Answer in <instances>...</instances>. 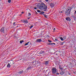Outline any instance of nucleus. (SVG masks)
Segmentation results:
<instances>
[{"label": "nucleus", "instance_id": "a18cd8bd", "mask_svg": "<svg viewBox=\"0 0 76 76\" xmlns=\"http://www.w3.org/2000/svg\"><path fill=\"white\" fill-rule=\"evenodd\" d=\"M56 54L57 55V54Z\"/></svg>", "mask_w": 76, "mask_h": 76}, {"label": "nucleus", "instance_id": "5701e85b", "mask_svg": "<svg viewBox=\"0 0 76 76\" xmlns=\"http://www.w3.org/2000/svg\"><path fill=\"white\" fill-rule=\"evenodd\" d=\"M48 41L49 42H51V41L50 40H48Z\"/></svg>", "mask_w": 76, "mask_h": 76}, {"label": "nucleus", "instance_id": "9b49d317", "mask_svg": "<svg viewBox=\"0 0 76 76\" xmlns=\"http://www.w3.org/2000/svg\"><path fill=\"white\" fill-rule=\"evenodd\" d=\"M23 22L24 23H28V21L27 20H23Z\"/></svg>", "mask_w": 76, "mask_h": 76}, {"label": "nucleus", "instance_id": "c85d7f7f", "mask_svg": "<svg viewBox=\"0 0 76 76\" xmlns=\"http://www.w3.org/2000/svg\"><path fill=\"white\" fill-rule=\"evenodd\" d=\"M16 23L15 22H14L13 23V25H15V24Z\"/></svg>", "mask_w": 76, "mask_h": 76}, {"label": "nucleus", "instance_id": "6ab92c4d", "mask_svg": "<svg viewBox=\"0 0 76 76\" xmlns=\"http://www.w3.org/2000/svg\"><path fill=\"white\" fill-rule=\"evenodd\" d=\"M44 13V12L42 11L40 12V14H41V15H43Z\"/></svg>", "mask_w": 76, "mask_h": 76}, {"label": "nucleus", "instance_id": "79ce46f5", "mask_svg": "<svg viewBox=\"0 0 76 76\" xmlns=\"http://www.w3.org/2000/svg\"><path fill=\"white\" fill-rule=\"evenodd\" d=\"M54 45H56V44L55 43H54Z\"/></svg>", "mask_w": 76, "mask_h": 76}, {"label": "nucleus", "instance_id": "c03bdc74", "mask_svg": "<svg viewBox=\"0 0 76 76\" xmlns=\"http://www.w3.org/2000/svg\"><path fill=\"white\" fill-rule=\"evenodd\" d=\"M17 27H18V26H17Z\"/></svg>", "mask_w": 76, "mask_h": 76}, {"label": "nucleus", "instance_id": "2f4dec72", "mask_svg": "<svg viewBox=\"0 0 76 76\" xmlns=\"http://www.w3.org/2000/svg\"><path fill=\"white\" fill-rule=\"evenodd\" d=\"M44 16L45 17V16L46 15L45 14H43Z\"/></svg>", "mask_w": 76, "mask_h": 76}, {"label": "nucleus", "instance_id": "dca6fc26", "mask_svg": "<svg viewBox=\"0 0 76 76\" xmlns=\"http://www.w3.org/2000/svg\"><path fill=\"white\" fill-rule=\"evenodd\" d=\"M60 39L62 41H63V40H64V39L62 37H61L60 38Z\"/></svg>", "mask_w": 76, "mask_h": 76}, {"label": "nucleus", "instance_id": "1a4fd4ad", "mask_svg": "<svg viewBox=\"0 0 76 76\" xmlns=\"http://www.w3.org/2000/svg\"><path fill=\"white\" fill-rule=\"evenodd\" d=\"M49 63V61H45V64H46V65H47V64H48Z\"/></svg>", "mask_w": 76, "mask_h": 76}, {"label": "nucleus", "instance_id": "9d476101", "mask_svg": "<svg viewBox=\"0 0 76 76\" xmlns=\"http://www.w3.org/2000/svg\"><path fill=\"white\" fill-rule=\"evenodd\" d=\"M26 13L27 14V16H30L31 15V13L29 12H28V13H27V12H26Z\"/></svg>", "mask_w": 76, "mask_h": 76}, {"label": "nucleus", "instance_id": "b1692460", "mask_svg": "<svg viewBox=\"0 0 76 76\" xmlns=\"http://www.w3.org/2000/svg\"><path fill=\"white\" fill-rule=\"evenodd\" d=\"M60 69L61 70H63V68H60Z\"/></svg>", "mask_w": 76, "mask_h": 76}, {"label": "nucleus", "instance_id": "c756f323", "mask_svg": "<svg viewBox=\"0 0 76 76\" xmlns=\"http://www.w3.org/2000/svg\"><path fill=\"white\" fill-rule=\"evenodd\" d=\"M55 39V40L56 41H57V40H58V39Z\"/></svg>", "mask_w": 76, "mask_h": 76}, {"label": "nucleus", "instance_id": "f3484780", "mask_svg": "<svg viewBox=\"0 0 76 76\" xmlns=\"http://www.w3.org/2000/svg\"><path fill=\"white\" fill-rule=\"evenodd\" d=\"M10 64L11 65H13V61H11Z\"/></svg>", "mask_w": 76, "mask_h": 76}, {"label": "nucleus", "instance_id": "473e14b6", "mask_svg": "<svg viewBox=\"0 0 76 76\" xmlns=\"http://www.w3.org/2000/svg\"><path fill=\"white\" fill-rule=\"evenodd\" d=\"M30 19V17H29L28 18V19Z\"/></svg>", "mask_w": 76, "mask_h": 76}, {"label": "nucleus", "instance_id": "cd10ccee", "mask_svg": "<svg viewBox=\"0 0 76 76\" xmlns=\"http://www.w3.org/2000/svg\"><path fill=\"white\" fill-rule=\"evenodd\" d=\"M46 18H48V17L47 16V15H45V17Z\"/></svg>", "mask_w": 76, "mask_h": 76}, {"label": "nucleus", "instance_id": "aec40b11", "mask_svg": "<svg viewBox=\"0 0 76 76\" xmlns=\"http://www.w3.org/2000/svg\"><path fill=\"white\" fill-rule=\"evenodd\" d=\"M63 38H64V39H66V36H64V37H63Z\"/></svg>", "mask_w": 76, "mask_h": 76}, {"label": "nucleus", "instance_id": "393cba45", "mask_svg": "<svg viewBox=\"0 0 76 76\" xmlns=\"http://www.w3.org/2000/svg\"><path fill=\"white\" fill-rule=\"evenodd\" d=\"M37 12L40 13V12H41V11H40V10H37Z\"/></svg>", "mask_w": 76, "mask_h": 76}, {"label": "nucleus", "instance_id": "f257e3e1", "mask_svg": "<svg viewBox=\"0 0 76 76\" xmlns=\"http://www.w3.org/2000/svg\"><path fill=\"white\" fill-rule=\"evenodd\" d=\"M37 7L39 9H40L41 10L43 11H46L47 9V6L45 4L43 3L42 2L40 4H38L37 5Z\"/></svg>", "mask_w": 76, "mask_h": 76}, {"label": "nucleus", "instance_id": "f03ea898", "mask_svg": "<svg viewBox=\"0 0 76 76\" xmlns=\"http://www.w3.org/2000/svg\"><path fill=\"white\" fill-rule=\"evenodd\" d=\"M71 10L72 7H69L68 8L66 9L65 12L66 15L67 16H68V15H70V12H71Z\"/></svg>", "mask_w": 76, "mask_h": 76}, {"label": "nucleus", "instance_id": "bb28decb", "mask_svg": "<svg viewBox=\"0 0 76 76\" xmlns=\"http://www.w3.org/2000/svg\"><path fill=\"white\" fill-rule=\"evenodd\" d=\"M54 44V43H51L50 44V45H53Z\"/></svg>", "mask_w": 76, "mask_h": 76}, {"label": "nucleus", "instance_id": "c9c22d12", "mask_svg": "<svg viewBox=\"0 0 76 76\" xmlns=\"http://www.w3.org/2000/svg\"><path fill=\"white\" fill-rule=\"evenodd\" d=\"M68 73L69 75H70V72H68Z\"/></svg>", "mask_w": 76, "mask_h": 76}, {"label": "nucleus", "instance_id": "4468645a", "mask_svg": "<svg viewBox=\"0 0 76 76\" xmlns=\"http://www.w3.org/2000/svg\"><path fill=\"white\" fill-rule=\"evenodd\" d=\"M10 63H8L7 65V67H10Z\"/></svg>", "mask_w": 76, "mask_h": 76}, {"label": "nucleus", "instance_id": "0eeeda50", "mask_svg": "<svg viewBox=\"0 0 76 76\" xmlns=\"http://www.w3.org/2000/svg\"><path fill=\"white\" fill-rule=\"evenodd\" d=\"M50 6H51V7H54V4L53 3H50Z\"/></svg>", "mask_w": 76, "mask_h": 76}, {"label": "nucleus", "instance_id": "7ed1b4c3", "mask_svg": "<svg viewBox=\"0 0 76 76\" xmlns=\"http://www.w3.org/2000/svg\"><path fill=\"white\" fill-rule=\"evenodd\" d=\"M57 72V69L56 68H52V72L53 74H54V73H56Z\"/></svg>", "mask_w": 76, "mask_h": 76}, {"label": "nucleus", "instance_id": "39448f33", "mask_svg": "<svg viewBox=\"0 0 76 76\" xmlns=\"http://www.w3.org/2000/svg\"><path fill=\"white\" fill-rule=\"evenodd\" d=\"M0 32H3V33H4V28H2L0 30Z\"/></svg>", "mask_w": 76, "mask_h": 76}, {"label": "nucleus", "instance_id": "4c0bfd02", "mask_svg": "<svg viewBox=\"0 0 76 76\" xmlns=\"http://www.w3.org/2000/svg\"><path fill=\"white\" fill-rule=\"evenodd\" d=\"M73 17H74V18H75V17H74V16H73Z\"/></svg>", "mask_w": 76, "mask_h": 76}, {"label": "nucleus", "instance_id": "f8f14e48", "mask_svg": "<svg viewBox=\"0 0 76 76\" xmlns=\"http://www.w3.org/2000/svg\"><path fill=\"white\" fill-rule=\"evenodd\" d=\"M45 53V51H41L40 52V54H43V53Z\"/></svg>", "mask_w": 76, "mask_h": 76}, {"label": "nucleus", "instance_id": "2eb2a0df", "mask_svg": "<svg viewBox=\"0 0 76 76\" xmlns=\"http://www.w3.org/2000/svg\"><path fill=\"white\" fill-rule=\"evenodd\" d=\"M30 69H31V67L30 66V67H28L27 68L26 70H29Z\"/></svg>", "mask_w": 76, "mask_h": 76}, {"label": "nucleus", "instance_id": "58836bf2", "mask_svg": "<svg viewBox=\"0 0 76 76\" xmlns=\"http://www.w3.org/2000/svg\"><path fill=\"white\" fill-rule=\"evenodd\" d=\"M75 14H76V11H75Z\"/></svg>", "mask_w": 76, "mask_h": 76}, {"label": "nucleus", "instance_id": "37998d69", "mask_svg": "<svg viewBox=\"0 0 76 76\" xmlns=\"http://www.w3.org/2000/svg\"><path fill=\"white\" fill-rule=\"evenodd\" d=\"M47 71H48V70H46V72H47Z\"/></svg>", "mask_w": 76, "mask_h": 76}, {"label": "nucleus", "instance_id": "20e7f679", "mask_svg": "<svg viewBox=\"0 0 76 76\" xmlns=\"http://www.w3.org/2000/svg\"><path fill=\"white\" fill-rule=\"evenodd\" d=\"M23 73V70H22L21 71H20L19 72L17 73L18 75H19L21 74H22V73Z\"/></svg>", "mask_w": 76, "mask_h": 76}, {"label": "nucleus", "instance_id": "4be33fe9", "mask_svg": "<svg viewBox=\"0 0 76 76\" xmlns=\"http://www.w3.org/2000/svg\"><path fill=\"white\" fill-rule=\"evenodd\" d=\"M8 3H10L11 2V0H8Z\"/></svg>", "mask_w": 76, "mask_h": 76}, {"label": "nucleus", "instance_id": "a211bd4d", "mask_svg": "<svg viewBox=\"0 0 76 76\" xmlns=\"http://www.w3.org/2000/svg\"><path fill=\"white\" fill-rule=\"evenodd\" d=\"M60 74L61 75H64V72H60Z\"/></svg>", "mask_w": 76, "mask_h": 76}, {"label": "nucleus", "instance_id": "6e6552de", "mask_svg": "<svg viewBox=\"0 0 76 76\" xmlns=\"http://www.w3.org/2000/svg\"><path fill=\"white\" fill-rule=\"evenodd\" d=\"M66 19L67 21H70L71 20V19L70 17H67L66 18Z\"/></svg>", "mask_w": 76, "mask_h": 76}, {"label": "nucleus", "instance_id": "a19ab883", "mask_svg": "<svg viewBox=\"0 0 76 76\" xmlns=\"http://www.w3.org/2000/svg\"><path fill=\"white\" fill-rule=\"evenodd\" d=\"M21 13H23L24 12H22Z\"/></svg>", "mask_w": 76, "mask_h": 76}, {"label": "nucleus", "instance_id": "7c9ffc66", "mask_svg": "<svg viewBox=\"0 0 76 76\" xmlns=\"http://www.w3.org/2000/svg\"><path fill=\"white\" fill-rule=\"evenodd\" d=\"M45 1H48V0H45Z\"/></svg>", "mask_w": 76, "mask_h": 76}, {"label": "nucleus", "instance_id": "412c9836", "mask_svg": "<svg viewBox=\"0 0 76 76\" xmlns=\"http://www.w3.org/2000/svg\"><path fill=\"white\" fill-rule=\"evenodd\" d=\"M24 41H23V40H21V41H20V44H22V42H23Z\"/></svg>", "mask_w": 76, "mask_h": 76}, {"label": "nucleus", "instance_id": "423d86ee", "mask_svg": "<svg viewBox=\"0 0 76 76\" xmlns=\"http://www.w3.org/2000/svg\"><path fill=\"white\" fill-rule=\"evenodd\" d=\"M42 41V40L41 39H38L37 40L36 42H41Z\"/></svg>", "mask_w": 76, "mask_h": 76}, {"label": "nucleus", "instance_id": "ddd939ff", "mask_svg": "<svg viewBox=\"0 0 76 76\" xmlns=\"http://www.w3.org/2000/svg\"><path fill=\"white\" fill-rule=\"evenodd\" d=\"M29 42H30V44H31V42H28L26 43L25 44V45H28V43H29Z\"/></svg>", "mask_w": 76, "mask_h": 76}, {"label": "nucleus", "instance_id": "72a5a7b5", "mask_svg": "<svg viewBox=\"0 0 76 76\" xmlns=\"http://www.w3.org/2000/svg\"><path fill=\"white\" fill-rule=\"evenodd\" d=\"M37 9V8H34V9Z\"/></svg>", "mask_w": 76, "mask_h": 76}, {"label": "nucleus", "instance_id": "ea45409f", "mask_svg": "<svg viewBox=\"0 0 76 76\" xmlns=\"http://www.w3.org/2000/svg\"><path fill=\"white\" fill-rule=\"evenodd\" d=\"M56 29V28H54V29H53V30H55Z\"/></svg>", "mask_w": 76, "mask_h": 76}, {"label": "nucleus", "instance_id": "a878e982", "mask_svg": "<svg viewBox=\"0 0 76 76\" xmlns=\"http://www.w3.org/2000/svg\"><path fill=\"white\" fill-rule=\"evenodd\" d=\"M32 27H33V26H31V27H30V29H31V28H32Z\"/></svg>", "mask_w": 76, "mask_h": 76}, {"label": "nucleus", "instance_id": "f704fd0d", "mask_svg": "<svg viewBox=\"0 0 76 76\" xmlns=\"http://www.w3.org/2000/svg\"><path fill=\"white\" fill-rule=\"evenodd\" d=\"M59 73H58L57 74H56V75H59Z\"/></svg>", "mask_w": 76, "mask_h": 76}, {"label": "nucleus", "instance_id": "e433bc0d", "mask_svg": "<svg viewBox=\"0 0 76 76\" xmlns=\"http://www.w3.org/2000/svg\"><path fill=\"white\" fill-rule=\"evenodd\" d=\"M60 12H61V13H63V11H61Z\"/></svg>", "mask_w": 76, "mask_h": 76}]
</instances>
